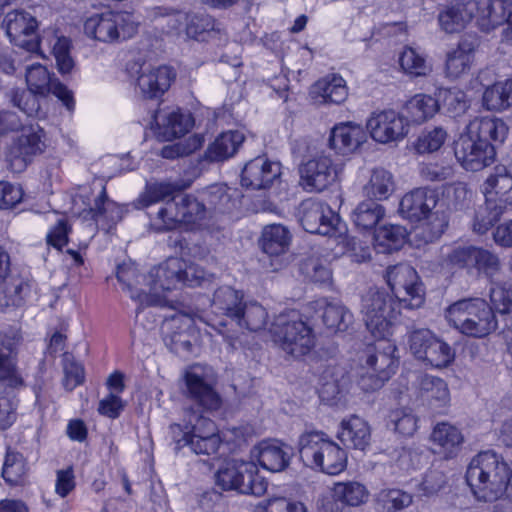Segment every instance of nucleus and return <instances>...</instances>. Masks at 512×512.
<instances>
[{
  "label": "nucleus",
  "instance_id": "nucleus-1",
  "mask_svg": "<svg viewBox=\"0 0 512 512\" xmlns=\"http://www.w3.org/2000/svg\"><path fill=\"white\" fill-rule=\"evenodd\" d=\"M386 280L393 294L369 289L362 297L361 313L369 332L387 335L401 314V308H419L423 302V289L416 270L407 264L390 266Z\"/></svg>",
  "mask_w": 512,
  "mask_h": 512
},
{
  "label": "nucleus",
  "instance_id": "nucleus-2",
  "mask_svg": "<svg viewBox=\"0 0 512 512\" xmlns=\"http://www.w3.org/2000/svg\"><path fill=\"white\" fill-rule=\"evenodd\" d=\"M508 134L506 123L496 117H476L455 143L454 153L461 166L479 171L493 163L494 143H503Z\"/></svg>",
  "mask_w": 512,
  "mask_h": 512
},
{
  "label": "nucleus",
  "instance_id": "nucleus-3",
  "mask_svg": "<svg viewBox=\"0 0 512 512\" xmlns=\"http://www.w3.org/2000/svg\"><path fill=\"white\" fill-rule=\"evenodd\" d=\"M466 481L478 500L496 501L506 492L508 465L495 452H480L467 467Z\"/></svg>",
  "mask_w": 512,
  "mask_h": 512
},
{
  "label": "nucleus",
  "instance_id": "nucleus-4",
  "mask_svg": "<svg viewBox=\"0 0 512 512\" xmlns=\"http://www.w3.org/2000/svg\"><path fill=\"white\" fill-rule=\"evenodd\" d=\"M170 431L176 450L187 446L196 455L210 456L221 445L216 424L192 408L184 409L183 425L172 424Z\"/></svg>",
  "mask_w": 512,
  "mask_h": 512
},
{
  "label": "nucleus",
  "instance_id": "nucleus-5",
  "mask_svg": "<svg viewBox=\"0 0 512 512\" xmlns=\"http://www.w3.org/2000/svg\"><path fill=\"white\" fill-rule=\"evenodd\" d=\"M485 204L475 215L473 231L486 233L512 207V174L505 166H496L486 179Z\"/></svg>",
  "mask_w": 512,
  "mask_h": 512
},
{
  "label": "nucleus",
  "instance_id": "nucleus-6",
  "mask_svg": "<svg viewBox=\"0 0 512 512\" xmlns=\"http://www.w3.org/2000/svg\"><path fill=\"white\" fill-rule=\"evenodd\" d=\"M445 317L460 333L473 338L486 337L498 327L493 309L482 298H465L452 303Z\"/></svg>",
  "mask_w": 512,
  "mask_h": 512
},
{
  "label": "nucleus",
  "instance_id": "nucleus-7",
  "mask_svg": "<svg viewBox=\"0 0 512 512\" xmlns=\"http://www.w3.org/2000/svg\"><path fill=\"white\" fill-rule=\"evenodd\" d=\"M392 328L384 336H377L369 332L377 341L367 346L361 358L363 372L359 378V385L364 391L381 388L396 372L398 359L395 357V352L397 348L388 338L392 334Z\"/></svg>",
  "mask_w": 512,
  "mask_h": 512
},
{
  "label": "nucleus",
  "instance_id": "nucleus-8",
  "mask_svg": "<svg viewBox=\"0 0 512 512\" xmlns=\"http://www.w3.org/2000/svg\"><path fill=\"white\" fill-rule=\"evenodd\" d=\"M25 77L29 92L16 91L12 101L27 116H32L39 110L40 106L36 95L45 96L52 93L63 102L68 110L74 108L71 91L56 78H52L45 66L39 63L27 66Z\"/></svg>",
  "mask_w": 512,
  "mask_h": 512
},
{
  "label": "nucleus",
  "instance_id": "nucleus-9",
  "mask_svg": "<svg viewBox=\"0 0 512 512\" xmlns=\"http://www.w3.org/2000/svg\"><path fill=\"white\" fill-rule=\"evenodd\" d=\"M298 446L300 459L307 467L328 475H338L346 468V452L323 432L302 433Z\"/></svg>",
  "mask_w": 512,
  "mask_h": 512
},
{
  "label": "nucleus",
  "instance_id": "nucleus-10",
  "mask_svg": "<svg viewBox=\"0 0 512 512\" xmlns=\"http://www.w3.org/2000/svg\"><path fill=\"white\" fill-rule=\"evenodd\" d=\"M270 333L275 344L294 358L307 355L315 347L312 327L296 311L278 315L271 324Z\"/></svg>",
  "mask_w": 512,
  "mask_h": 512
},
{
  "label": "nucleus",
  "instance_id": "nucleus-11",
  "mask_svg": "<svg viewBox=\"0 0 512 512\" xmlns=\"http://www.w3.org/2000/svg\"><path fill=\"white\" fill-rule=\"evenodd\" d=\"M138 26L132 13L106 11L87 17L83 22V32L93 41L113 45L134 37Z\"/></svg>",
  "mask_w": 512,
  "mask_h": 512
},
{
  "label": "nucleus",
  "instance_id": "nucleus-12",
  "mask_svg": "<svg viewBox=\"0 0 512 512\" xmlns=\"http://www.w3.org/2000/svg\"><path fill=\"white\" fill-rule=\"evenodd\" d=\"M215 483L223 491L235 490L241 494L261 496L266 492L267 482L258 474L253 462L230 459L225 461L215 474Z\"/></svg>",
  "mask_w": 512,
  "mask_h": 512
},
{
  "label": "nucleus",
  "instance_id": "nucleus-13",
  "mask_svg": "<svg viewBox=\"0 0 512 512\" xmlns=\"http://www.w3.org/2000/svg\"><path fill=\"white\" fill-rule=\"evenodd\" d=\"M13 137L6 152V160L13 172H22L33 158L45 150L44 131L37 124L25 121Z\"/></svg>",
  "mask_w": 512,
  "mask_h": 512
},
{
  "label": "nucleus",
  "instance_id": "nucleus-14",
  "mask_svg": "<svg viewBox=\"0 0 512 512\" xmlns=\"http://www.w3.org/2000/svg\"><path fill=\"white\" fill-rule=\"evenodd\" d=\"M187 396L198 408L206 411L217 410L221 398L213 388V371L201 365L191 366L185 373Z\"/></svg>",
  "mask_w": 512,
  "mask_h": 512
},
{
  "label": "nucleus",
  "instance_id": "nucleus-15",
  "mask_svg": "<svg viewBox=\"0 0 512 512\" xmlns=\"http://www.w3.org/2000/svg\"><path fill=\"white\" fill-rule=\"evenodd\" d=\"M296 216L303 229L311 234L330 236L339 223V216L327 204L312 198L299 204Z\"/></svg>",
  "mask_w": 512,
  "mask_h": 512
},
{
  "label": "nucleus",
  "instance_id": "nucleus-16",
  "mask_svg": "<svg viewBox=\"0 0 512 512\" xmlns=\"http://www.w3.org/2000/svg\"><path fill=\"white\" fill-rule=\"evenodd\" d=\"M2 28L15 46L28 52H35L39 48L38 22L29 12L14 10L7 13L2 22Z\"/></svg>",
  "mask_w": 512,
  "mask_h": 512
},
{
  "label": "nucleus",
  "instance_id": "nucleus-17",
  "mask_svg": "<svg viewBox=\"0 0 512 512\" xmlns=\"http://www.w3.org/2000/svg\"><path fill=\"white\" fill-rule=\"evenodd\" d=\"M341 168L326 155H317L299 167V184L308 192H321L332 185Z\"/></svg>",
  "mask_w": 512,
  "mask_h": 512
},
{
  "label": "nucleus",
  "instance_id": "nucleus-18",
  "mask_svg": "<svg viewBox=\"0 0 512 512\" xmlns=\"http://www.w3.org/2000/svg\"><path fill=\"white\" fill-rule=\"evenodd\" d=\"M371 137L381 144L402 140L408 133V120L395 110L372 114L367 121Z\"/></svg>",
  "mask_w": 512,
  "mask_h": 512
},
{
  "label": "nucleus",
  "instance_id": "nucleus-19",
  "mask_svg": "<svg viewBox=\"0 0 512 512\" xmlns=\"http://www.w3.org/2000/svg\"><path fill=\"white\" fill-rule=\"evenodd\" d=\"M185 268V261L178 257H170L160 265L150 270L148 274V294L155 301L160 302L161 292L171 291L181 286V273Z\"/></svg>",
  "mask_w": 512,
  "mask_h": 512
},
{
  "label": "nucleus",
  "instance_id": "nucleus-20",
  "mask_svg": "<svg viewBox=\"0 0 512 512\" xmlns=\"http://www.w3.org/2000/svg\"><path fill=\"white\" fill-rule=\"evenodd\" d=\"M281 175V165L265 156L248 161L241 173V184L252 190H265Z\"/></svg>",
  "mask_w": 512,
  "mask_h": 512
},
{
  "label": "nucleus",
  "instance_id": "nucleus-21",
  "mask_svg": "<svg viewBox=\"0 0 512 512\" xmlns=\"http://www.w3.org/2000/svg\"><path fill=\"white\" fill-rule=\"evenodd\" d=\"M174 78L175 73L169 66L144 64L138 71L137 87L143 97L158 98L169 89Z\"/></svg>",
  "mask_w": 512,
  "mask_h": 512
},
{
  "label": "nucleus",
  "instance_id": "nucleus-22",
  "mask_svg": "<svg viewBox=\"0 0 512 512\" xmlns=\"http://www.w3.org/2000/svg\"><path fill=\"white\" fill-rule=\"evenodd\" d=\"M438 196L434 190L417 188L405 194L399 205L401 215L412 221H421L422 218L434 211Z\"/></svg>",
  "mask_w": 512,
  "mask_h": 512
},
{
  "label": "nucleus",
  "instance_id": "nucleus-23",
  "mask_svg": "<svg viewBox=\"0 0 512 512\" xmlns=\"http://www.w3.org/2000/svg\"><path fill=\"white\" fill-rule=\"evenodd\" d=\"M476 4L474 0H460L447 5L439 12L438 22L446 33H458L475 16Z\"/></svg>",
  "mask_w": 512,
  "mask_h": 512
},
{
  "label": "nucleus",
  "instance_id": "nucleus-24",
  "mask_svg": "<svg viewBox=\"0 0 512 512\" xmlns=\"http://www.w3.org/2000/svg\"><path fill=\"white\" fill-rule=\"evenodd\" d=\"M117 279L130 293V297L141 305H154L148 294V275H140L134 263H123L117 267Z\"/></svg>",
  "mask_w": 512,
  "mask_h": 512
},
{
  "label": "nucleus",
  "instance_id": "nucleus-25",
  "mask_svg": "<svg viewBox=\"0 0 512 512\" xmlns=\"http://www.w3.org/2000/svg\"><path fill=\"white\" fill-rule=\"evenodd\" d=\"M366 141V133L361 125L351 122L336 125L330 134L329 144L339 154H349Z\"/></svg>",
  "mask_w": 512,
  "mask_h": 512
},
{
  "label": "nucleus",
  "instance_id": "nucleus-26",
  "mask_svg": "<svg viewBox=\"0 0 512 512\" xmlns=\"http://www.w3.org/2000/svg\"><path fill=\"white\" fill-rule=\"evenodd\" d=\"M419 396L433 410L445 408L450 403L447 383L436 376L422 374L417 378Z\"/></svg>",
  "mask_w": 512,
  "mask_h": 512
},
{
  "label": "nucleus",
  "instance_id": "nucleus-27",
  "mask_svg": "<svg viewBox=\"0 0 512 512\" xmlns=\"http://www.w3.org/2000/svg\"><path fill=\"white\" fill-rule=\"evenodd\" d=\"M476 4L475 18L482 31L489 32L497 26L506 23V13L512 5V0H474Z\"/></svg>",
  "mask_w": 512,
  "mask_h": 512
},
{
  "label": "nucleus",
  "instance_id": "nucleus-28",
  "mask_svg": "<svg viewBox=\"0 0 512 512\" xmlns=\"http://www.w3.org/2000/svg\"><path fill=\"white\" fill-rule=\"evenodd\" d=\"M310 93L319 103L341 104L348 97V88L340 75L331 74L315 82Z\"/></svg>",
  "mask_w": 512,
  "mask_h": 512
},
{
  "label": "nucleus",
  "instance_id": "nucleus-29",
  "mask_svg": "<svg viewBox=\"0 0 512 512\" xmlns=\"http://www.w3.org/2000/svg\"><path fill=\"white\" fill-rule=\"evenodd\" d=\"M256 457L264 469L280 472L290 463L291 449L278 441H264L257 447Z\"/></svg>",
  "mask_w": 512,
  "mask_h": 512
},
{
  "label": "nucleus",
  "instance_id": "nucleus-30",
  "mask_svg": "<svg viewBox=\"0 0 512 512\" xmlns=\"http://www.w3.org/2000/svg\"><path fill=\"white\" fill-rule=\"evenodd\" d=\"M153 119L157 126L163 128V133L168 138L181 137L188 133L194 125L192 115L182 112L180 109L157 111Z\"/></svg>",
  "mask_w": 512,
  "mask_h": 512
},
{
  "label": "nucleus",
  "instance_id": "nucleus-31",
  "mask_svg": "<svg viewBox=\"0 0 512 512\" xmlns=\"http://www.w3.org/2000/svg\"><path fill=\"white\" fill-rule=\"evenodd\" d=\"M145 18L166 33L180 34L187 13L171 6H153L145 9Z\"/></svg>",
  "mask_w": 512,
  "mask_h": 512
},
{
  "label": "nucleus",
  "instance_id": "nucleus-32",
  "mask_svg": "<svg viewBox=\"0 0 512 512\" xmlns=\"http://www.w3.org/2000/svg\"><path fill=\"white\" fill-rule=\"evenodd\" d=\"M201 199L206 203V209L210 210L211 221L220 214H227L236 207L237 200L229 193V189L223 184H214L198 190Z\"/></svg>",
  "mask_w": 512,
  "mask_h": 512
},
{
  "label": "nucleus",
  "instance_id": "nucleus-33",
  "mask_svg": "<svg viewBox=\"0 0 512 512\" xmlns=\"http://www.w3.org/2000/svg\"><path fill=\"white\" fill-rule=\"evenodd\" d=\"M243 304V294L230 286L216 289L211 301L213 313L226 316L231 322L240 319L239 313Z\"/></svg>",
  "mask_w": 512,
  "mask_h": 512
},
{
  "label": "nucleus",
  "instance_id": "nucleus-34",
  "mask_svg": "<svg viewBox=\"0 0 512 512\" xmlns=\"http://www.w3.org/2000/svg\"><path fill=\"white\" fill-rule=\"evenodd\" d=\"M394 191V176L382 167L372 169L367 182L362 187L363 195L372 201L387 200Z\"/></svg>",
  "mask_w": 512,
  "mask_h": 512
},
{
  "label": "nucleus",
  "instance_id": "nucleus-35",
  "mask_svg": "<svg viewBox=\"0 0 512 512\" xmlns=\"http://www.w3.org/2000/svg\"><path fill=\"white\" fill-rule=\"evenodd\" d=\"M90 213L97 227L106 232H109L122 219V209L108 199L105 186L95 199Z\"/></svg>",
  "mask_w": 512,
  "mask_h": 512
},
{
  "label": "nucleus",
  "instance_id": "nucleus-36",
  "mask_svg": "<svg viewBox=\"0 0 512 512\" xmlns=\"http://www.w3.org/2000/svg\"><path fill=\"white\" fill-rule=\"evenodd\" d=\"M337 437L346 446L364 450L370 442V427L358 416H352L341 422Z\"/></svg>",
  "mask_w": 512,
  "mask_h": 512
},
{
  "label": "nucleus",
  "instance_id": "nucleus-37",
  "mask_svg": "<svg viewBox=\"0 0 512 512\" xmlns=\"http://www.w3.org/2000/svg\"><path fill=\"white\" fill-rule=\"evenodd\" d=\"M430 439L439 447V452L446 457L454 456L464 442L460 429L448 422L437 423L431 432Z\"/></svg>",
  "mask_w": 512,
  "mask_h": 512
},
{
  "label": "nucleus",
  "instance_id": "nucleus-38",
  "mask_svg": "<svg viewBox=\"0 0 512 512\" xmlns=\"http://www.w3.org/2000/svg\"><path fill=\"white\" fill-rule=\"evenodd\" d=\"M323 310V324L333 332H344L353 323V314L341 303L329 302L326 298L315 302Z\"/></svg>",
  "mask_w": 512,
  "mask_h": 512
},
{
  "label": "nucleus",
  "instance_id": "nucleus-39",
  "mask_svg": "<svg viewBox=\"0 0 512 512\" xmlns=\"http://www.w3.org/2000/svg\"><path fill=\"white\" fill-rule=\"evenodd\" d=\"M179 203L185 225L198 227L210 225V210L206 209V203L203 202L198 191L194 194H179Z\"/></svg>",
  "mask_w": 512,
  "mask_h": 512
},
{
  "label": "nucleus",
  "instance_id": "nucleus-40",
  "mask_svg": "<svg viewBox=\"0 0 512 512\" xmlns=\"http://www.w3.org/2000/svg\"><path fill=\"white\" fill-rule=\"evenodd\" d=\"M291 239V232L286 226L270 224L262 230L260 245L264 253L278 256L288 251Z\"/></svg>",
  "mask_w": 512,
  "mask_h": 512
},
{
  "label": "nucleus",
  "instance_id": "nucleus-41",
  "mask_svg": "<svg viewBox=\"0 0 512 512\" xmlns=\"http://www.w3.org/2000/svg\"><path fill=\"white\" fill-rule=\"evenodd\" d=\"M244 134L238 130H230L220 134L206 151V157L210 161H224L238 151L244 142Z\"/></svg>",
  "mask_w": 512,
  "mask_h": 512
},
{
  "label": "nucleus",
  "instance_id": "nucleus-42",
  "mask_svg": "<svg viewBox=\"0 0 512 512\" xmlns=\"http://www.w3.org/2000/svg\"><path fill=\"white\" fill-rule=\"evenodd\" d=\"M474 61V47L468 41H461L457 48L447 54L445 71L452 79L467 74Z\"/></svg>",
  "mask_w": 512,
  "mask_h": 512
},
{
  "label": "nucleus",
  "instance_id": "nucleus-43",
  "mask_svg": "<svg viewBox=\"0 0 512 512\" xmlns=\"http://www.w3.org/2000/svg\"><path fill=\"white\" fill-rule=\"evenodd\" d=\"M421 221L413 230V236L419 242V245L421 243H432L439 239L448 226L446 214L439 210L432 211Z\"/></svg>",
  "mask_w": 512,
  "mask_h": 512
},
{
  "label": "nucleus",
  "instance_id": "nucleus-44",
  "mask_svg": "<svg viewBox=\"0 0 512 512\" xmlns=\"http://www.w3.org/2000/svg\"><path fill=\"white\" fill-rule=\"evenodd\" d=\"M385 216V208L376 201L360 202L352 211L351 219L359 230H372Z\"/></svg>",
  "mask_w": 512,
  "mask_h": 512
},
{
  "label": "nucleus",
  "instance_id": "nucleus-45",
  "mask_svg": "<svg viewBox=\"0 0 512 512\" xmlns=\"http://www.w3.org/2000/svg\"><path fill=\"white\" fill-rule=\"evenodd\" d=\"M439 109V104L436 99L426 94H416L409 99L405 106L404 111L410 122L420 124L432 118Z\"/></svg>",
  "mask_w": 512,
  "mask_h": 512
},
{
  "label": "nucleus",
  "instance_id": "nucleus-46",
  "mask_svg": "<svg viewBox=\"0 0 512 512\" xmlns=\"http://www.w3.org/2000/svg\"><path fill=\"white\" fill-rule=\"evenodd\" d=\"M483 104L487 110L502 111L512 105V80L497 82L483 94Z\"/></svg>",
  "mask_w": 512,
  "mask_h": 512
},
{
  "label": "nucleus",
  "instance_id": "nucleus-47",
  "mask_svg": "<svg viewBox=\"0 0 512 512\" xmlns=\"http://www.w3.org/2000/svg\"><path fill=\"white\" fill-rule=\"evenodd\" d=\"M405 239L406 229L400 225H383L374 234L375 247L382 253L398 250Z\"/></svg>",
  "mask_w": 512,
  "mask_h": 512
},
{
  "label": "nucleus",
  "instance_id": "nucleus-48",
  "mask_svg": "<svg viewBox=\"0 0 512 512\" xmlns=\"http://www.w3.org/2000/svg\"><path fill=\"white\" fill-rule=\"evenodd\" d=\"M239 318V320L234 321L237 326L257 332L267 325L268 312L265 307L257 302L244 303Z\"/></svg>",
  "mask_w": 512,
  "mask_h": 512
},
{
  "label": "nucleus",
  "instance_id": "nucleus-49",
  "mask_svg": "<svg viewBox=\"0 0 512 512\" xmlns=\"http://www.w3.org/2000/svg\"><path fill=\"white\" fill-rule=\"evenodd\" d=\"M334 496L348 506H359L368 500L369 492L365 485L357 481L335 483Z\"/></svg>",
  "mask_w": 512,
  "mask_h": 512
},
{
  "label": "nucleus",
  "instance_id": "nucleus-50",
  "mask_svg": "<svg viewBox=\"0 0 512 512\" xmlns=\"http://www.w3.org/2000/svg\"><path fill=\"white\" fill-rule=\"evenodd\" d=\"M437 101L442 104L449 116L454 118L463 115L469 108L466 93L456 87L440 88Z\"/></svg>",
  "mask_w": 512,
  "mask_h": 512
},
{
  "label": "nucleus",
  "instance_id": "nucleus-51",
  "mask_svg": "<svg viewBox=\"0 0 512 512\" xmlns=\"http://www.w3.org/2000/svg\"><path fill=\"white\" fill-rule=\"evenodd\" d=\"M476 246L459 245L448 248L442 253L443 265L448 268L474 269Z\"/></svg>",
  "mask_w": 512,
  "mask_h": 512
},
{
  "label": "nucleus",
  "instance_id": "nucleus-52",
  "mask_svg": "<svg viewBox=\"0 0 512 512\" xmlns=\"http://www.w3.org/2000/svg\"><path fill=\"white\" fill-rule=\"evenodd\" d=\"M399 64L402 70L412 77L426 76L432 70L425 55L412 47H406L401 52Z\"/></svg>",
  "mask_w": 512,
  "mask_h": 512
},
{
  "label": "nucleus",
  "instance_id": "nucleus-53",
  "mask_svg": "<svg viewBox=\"0 0 512 512\" xmlns=\"http://www.w3.org/2000/svg\"><path fill=\"white\" fill-rule=\"evenodd\" d=\"M455 351L451 346L435 336L432 346L424 353V361L433 368H445L453 362Z\"/></svg>",
  "mask_w": 512,
  "mask_h": 512
},
{
  "label": "nucleus",
  "instance_id": "nucleus-54",
  "mask_svg": "<svg viewBox=\"0 0 512 512\" xmlns=\"http://www.w3.org/2000/svg\"><path fill=\"white\" fill-rule=\"evenodd\" d=\"M183 187L177 183H151L146 186L145 191L138 199L141 207H148L159 201H164L169 197H175L174 193L180 191Z\"/></svg>",
  "mask_w": 512,
  "mask_h": 512
},
{
  "label": "nucleus",
  "instance_id": "nucleus-55",
  "mask_svg": "<svg viewBox=\"0 0 512 512\" xmlns=\"http://www.w3.org/2000/svg\"><path fill=\"white\" fill-rule=\"evenodd\" d=\"M28 291V285L21 279L9 280L0 287V309L20 306Z\"/></svg>",
  "mask_w": 512,
  "mask_h": 512
},
{
  "label": "nucleus",
  "instance_id": "nucleus-56",
  "mask_svg": "<svg viewBox=\"0 0 512 512\" xmlns=\"http://www.w3.org/2000/svg\"><path fill=\"white\" fill-rule=\"evenodd\" d=\"M155 223L158 230H171L180 224H184L182 219L181 204L179 203V195L172 197L165 205L157 212Z\"/></svg>",
  "mask_w": 512,
  "mask_h": 512
},
{
  "label": "nucleus",
  "instance_id": "nucleus-57",
  "mask_svg": "<svg viewBox=\"0 0 512 512\" xmlns=\"http://www.w3.org/2000/svg\"><path fill=\"white\" fill-rule=\"evenodd\" d=\"M447 131L442 127L425 129L415 142V149L419 154L438 151L447 139Z\"/></svg>",
  "mask_w": 512,
  "mask_h": 512
},
{
  "label": "nucleus",
  "instance_id": "nucleus-58",
  "mask_svg": "<svg viewBox=\"0 0 512 512\" xmlns=\"http://www.w3.org/2000/svg\"><path fill=\"white\" fill-rule=\"evenodd\" d=\"M26 471V463L22 454L7 451L2 468L4 480L11 485H17L21 483Z\"/></svg>",
  "mask_w": 512,
  "mask_h": 512
},
{
  "label": "nucleus",
  "instance_id": "nucleus-59",
  "mask_svg": "<svg viewBox=\"0 0 512 512\" xmlns=\"http://www.w3.org/2000/svg\"><path fill=\"white\" fill-rule=\"evenodd\" d=\"M51 46L58 71L61 74L70 73L74 67V60L70 54L71 41L65 36H55Z\"/></svg>",
  "mask_w": 512,
  "mask_h": 512
},
{
  "label": "nucleus",
  "instance_id": "nucleus-60",
  "mask_svg": "<svg viewBox=\"0 0 512 512\" xmlns=\"http://www.w3.org/2000/svg\"><path fill=\"white\" fill-rule=\"evenodd\" d=\"M0 382L11 388H19L24 385L23 378L18 372L17 358L2 352H0Z\"/></svg>",
  "mask_w": 512,
  "mask_h": 512
},
{
  "label": "nucleus",
  "instance_id": "nucleus-61",
  "mask_svg": "<svg viewBox=\"0 0 512 512\" xmlns=\"http://www.w3.org/2000/svg\"><path fill=\"white\" fill-rule=\"evenodd\" d=\"M301 272L312 282L328 283L332 274L325 261L317 257H309L301 264Z\"/></svg>",
  "mask_w": 512,
  "mask_h": 512
},
{
  "label": "nucleus",
  "instance_id": "nucleus-62",
  "mask_svg": "<svg viewBox=\"0 0 512 512\" xmlns=\"http://www.w3.org/2000/svg\"><path fill=\"white\" fill-rule=\"evenodd\" d=\"M63 386L66 390L72 391L84 381V369L70 353L63 354Z\"/></svg>",
  "mask_w": 512,
  "mask_h": 512
},
{
  "label": "nucleus",
  "instance_id": "nucleus-63",
  "mask_svg": "<svg viewBox=\"0 0 512 512\" xmlns=\"http://www.w3.org/2000/svg\"><path fill=\"white\" fill-rule=\"evenodd\" d=\"M501 268L499 257L490 250L482 247H477L474 269L479 273L485 274L487 277L492 278L498 274Z\"/></svg>",
  "mask_w": 512,
  "mask_h": 512
},
{
  "label": "nucleus",
  "instance_id": "nucleus-64",
  "mask_svg": "<svg viewBox=\"0 0 512 512\" xmlns=\"http://www.w3.org/2000/svg\"><path fill=\"white\" fill-rule=\"evenodd\" d=\"M379 498L388 512L400 511L413 502L411 494L399 489L383 490L380 492Z\"/></svg>",
  "mask_w": 512,
  "mask_h": 512
}]
</instances>
